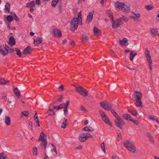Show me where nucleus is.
I'll list each match as a JSON object with an SVG mask.
<instances>
[{
	"label": "nucleus",
	"instance_id": "1",
	"mask_svg": "<svg viewBox=\"0 0 159 159\" xmlns=\"http://www.w3.org/2000/svg\"><path fill=\"white\" fill-rule=\"evenodd\" d=\"M115 6L116 8L124 12L128 13L130 10L129 7L123 3L117 2L115 3Z\"/></svg>",
	"mask_w": 159,
	"mask_h": 159
},
{
	"label": "nucleus",
	"instance_id": "2",
	"mask_svg": "<svg viewBox=\"0 0 159 159\" xmlns=\"http://www.w3.org/2000/svg\"><path fill=\"white\" fill-rule=\"evenodd\" d=\"M80 21L79 19L77 17H74L71 20L70 24L71 27L70 30L71 31L74 32L75 30L77 29L78 26V23Z\"/></svg>",
	"mask_w": 159,
	"mask_h": 159
},
{
	"label": "nucleus",
	"instance_id": "3",
	"mask_svg": "<svg viewBox=\"0 0 159 159\" xmlns=\"http://www.w3.org/2000/svg\"><path fill=\"white\" fill-rule=\"evenodd\" d=\"M38 141H42V143L41 144V146H43V148L46 149V146L47 144V141L46 136L44 132L42 131L40 134L39 138L38 139Z\"/></svg>",
	"mask_w": 159,
	"mask_h": 159
},
{
	"label": "nucleus",
	"instance_id": "4",
	"mask_svg": "<svg viewBox=\"0 0 159 159\" xmlns=\"http://www.w3.org/2000/svg\"><path fill=\"white\" fill-rule=\"evenodd\" d=\"M124 146L129 151L135 152H136L135 148L132 142L129 140H127L123 143Z\"/></svg>",
	"mask_w": 159,
	"mask_h": 159
},
{
	"label": "nucleus",
	"instance_id": "5",
	"mask_svg": "<svg viewBox=\"0 0 159 159\" xmlns=\"http://www.w3.org/2000/svg\"><path fill=\"white\" fill-rule=\"evenodd\" d=\"M116 120L115 121L116 125L120 129H122L123 126L125 124L124 122L118 115L116 116Z\"/></svg>",
	"mask_w": 159,
	"mask_h": 159
},
{
	"label": "nucleus",
	"instance_id": "6",
	"mask_svg": "<svg viewBox=\"0 0 159 159\" xmlns=\"http://www.w3.org/2000/svg\"><path fill=\"white\" fill-rule=\"evenodd\" d=\"M125 17L123 16L122 18H120L115 21L112 20V28L116 29L119 27L122 24V20L125 21Z\"/></svg>",
	"mask_w": 159,
	"mask_h": 159
},
{
	"label": "nucleus",
	"instance_id": "7",
	"mask_svg": "<svg viewBox=\"0 0 159 159\" xmlns=\"http://www.w3.org/2000/svg\"><path fill=\"white\" fill-rule=\"evenodd\" d=\"M145 54L147 61H148L149 62V66L150 70H151L152 69V60L151 59V57L150 56L149 51L147 48L145 49Z\"/></svg>",
	"mask_w": 159,
	"mask_h": 159
},
{
	"label": "nucleus",
	"instance_id": "8",
	"mask_svg": "<svg viewBox=\"0 0 159 159\" xmlns=\"http://www.w3.org/2000/svg\"><path fill=\"white\" fill-rule=\"evenodd\" d=\"M100 105L102 107L107 111L110 110V108H112L111 104L108 102L105 103L104 102H102L100 103Z\"/></svg>",
	"mask_w": 159,
	"mask_h": 159
},
{
	"label": "nucleus",
	"instance_id": "9",
	"mask_svg": "<svg viewBox=\"0 0 159 159\" xmlns=\"http://www.w3.org/2000/svg\"><path fill=\"white\" fill-rule=\"evenodd\" d=\"M52 33L54 36L61 37L62 36V34L60 30L55 28L53 29Z\"/></svg>",
	"mask_w": 159,
	"mask_h": 159
},
{
	"label": "nucleus",
	"instance_id": "10",
	"mask_svg": "<svg viewBox=\"0 0 159 159\" xmlns=\"http://www.w3.org/2000/svg\"><path fill=\"white\" fill-rule=\"evenodd\" d=\"M132 97L135 100H141L142 97V94L140 92L137 91L135 92L134 94L133 95Z\"/></svg>",
	"mask_w": 159,
	"mask_h": 159
},
{
	"label": "nucleus",
	"instance_id": "11",
	"mask_svg": "<svg viewBox=\"0 0 159 159\" xmlns=\"http://www.w3.org/2000/svg\"><path fill=\"white\" fill-rule=\"evenodd\" d=\"M94 13V12H90L89 13V15L87 16V22L89 23L91 21L93 17V14Z\"/></svg>",
	"mask_w": 159,
	"mask_h": 159
},
{
	"label": "nucleus",
	"instance_id": "12",
	"mask_svg": "<svg viewBox=\"0 0 159 159\" xmlns=\"http://www.w3.org/2000/svg\"><path fill=\"white\" fill-rule=\"evenodd\" d=\"M34 44L36 46H37L38 45L41 43L42 41V39L41 38L38 37L36 39H34Z\"/></svg>",
	"mask_w": 159,
	"mask_h": 159
},
{
	"label": "nucleus",
	"instance_id": "13",
	"mask_svg": "<svg viewBox=\"0 0 159 159\" xmlns=\"http://www.w3.org/2000/svg\"><path fill=\"white\" fill-rule=\"evenodd\" d=\"M85 135V134L83 133L79 136V139L80 142H84L87 140V139H86Z\"/></svg>",
	"mask_w": 159,
	"mask_h": 159
},
{
	"label": "nucleus",
	"instance_id": "14",
	"mask_svg": "<svg viewBox=\"0 0 159 159\" xmlns=\"http://www.w3.org/2000/svg\"><path fill=\"white\" fill-rule=\"evenodd\" d=\"M35 5L34 1H32L26 4V7H35Z\"/></svg>",
	"mask_w": 159,
	"mask_h": 159
},
{
	"label": "nucleus",
	"instance_id": "15",
	"mask_svg": "<svg viewBox=\"0 0 159 159\" xmlns=\"http://www.w3.org/2000/svg\"><path fill=\"white\" fill-rule=\"evenodd\" d=\"M31 51V47L29 46H28L23 50V53L25 54H29Z\"/></svg>",
	"mask_w": 159,
	"mask_h": 159
},
{
	"label": "nucleus",
	"instance_id": "16",
	"mask_svg": "<svg viewBox=\"0 0 159 159\" xmlns=\"http://www.w3.org/2000/svg\"><path fill=\"white\" fill-rule=\"evenodd\" d=\"M9 43L10 44L13 45H15L16 42L15 39L12 36H10L9 39Z\"/></svg>",
	"mask_w": 159,
	"mask_h": 159
},
{
	"label": "nucleus",
	"instance_id": "17",
	"mask_svg": "<svg viewBox=\"0 0 159 159\" xmlns=\"http://www.w3.org/2000/svg\"><path fill=\"white\" fill-rule=\"evenodd\" d=\"M123 117L126 120H131L132 117L128 114H125L123 115Z\"/></svg>",
	"mask_w": 159,
	"mask_h": 159
},
{
	"label": "nucleus",
	"instance_id": "18",
	"mask_svg": "<svg viewBox=\"0 0 159 159\" xmlns=\"http://www.w3.org/2000/svg\"><path fill=\"white\" fill-rule=\"evenodd\" d=\"M158 33L157 29H152L151 30L150 34L153 37L156 36Z\"/></svg>",
	"mask_w": 159,
	"mask_h": 159
},
{
	"label": "nucleus",
	"instance_id": "19",
	"mask_svg": "<svg viewBox=\"0 0 159 159\" xmlns=\"http://www.w3.org/2000/svg\"><path fill=\"white\" fill-rule=\"evenodd\" d=\"M79 94L83 97H86L88 95V92L87 89H84L81 93H80Z\"/></svg>",
	"mask_w": 159,
	"mask_h": 159
},
{
	"label": "nucleus",
	"instance_id": "20",
	"mask_svg": "<svg viewBox=\"0 0 159 159\" xmlns=\"http://www.w3.org/2000/svg\"><path fill=\"white\" fill-rule=\"evenodd\" d=\"M5 122L7 125L9 126L11 124V119L9 116H5Z\"/></svg>",
	"mask_w": 159,
	"mask_h": 159
},
{
	"label": "nucleus",
	"instance_id": "21",
	"mask_svg": "<svg viewBox=\"0 0 159 159\" xmlns=\"http://www.w3.org/2000/svg\"><path fill=\"white\" fill-rule=\"evenodd\" d=\"M5 47L3 45H1L0 46V52L1 54L5 56Z\"/></svg>",
	"mask_w": 159,
	"mask_h": 159
},
{
	"label": "nucleus",
	"instance_id": "22",
	"mask_svg": "<svg viewBox=\"0 0 159 159\" xmlns=\"http://www.w3.org/2000/svg\"><path fill=\"white\" fill-rule=\"evenodd\" d=\"M88 128V127H85L83 129V130L84 131H88L89 132H93L94 131V129L93 128H92L90 127H89Z\"/></svg>",
	"mask_w": 159,
	"mask_h": 159
},
{
	"label": "nucleus",
	"instance_id": "23",
	"mask_svg": "<svg viewBox=\"0 0 159 159\" xmlns=\"http://www.w3.org/2000/svg\"><path fill=\"white\" fill-rule=\"evenodd\" d=\"M13 91L16 96L18 97H19L20 95V92L19 91L18 89L17 88H16L14 89Z\"/></svg>",
	"mask_w": 159,
	"mask_h": 159
},
{
	"label": "nucleus",
	"instance_id": "24",
	"mask_svg": "<svg viewBox=\"0 0 159 159\" xmlns=\"http://www.w3.org/2000/svg\"><path fill=\"white\" fill-rule=\"evenodd\" d=\"M47 113L48 114L49 116H52L55 114V112L54 110L51 109H49L47 111Z\"/></svg>",
	"mask_w": 159,
	"mask_h": 159
},
{
	"label": "nucleus",
	"instance_id": "25",
	"mask_svg": "<svg viewBox=\"0 0 159 159\" xmlns=\"http://www.w3.org/2000/svg\"><path fill=\"white\" fill-rule=\"evenodd\" d=\"M10 4L9 2H7L6 3V4L5 5V8L4 9V10L6 11H7L8 12H9L10 11Z\"/></svg>",
	"mask_w": 159,
	"mask_h": 159
},
{
	"label": "nucleus",
	"instance_id": "26",
	"mask_svg": "<svg viewBox=\"0 0 159 159\" xmlns=\"http://www.w3.org/2000/svg\"><path fill=\"white\" fill-rule=\"evenodd\" d=\"M124 39H125V40L123 39L120 40L119 43L120 45H125L126 43L127 42L128 40L127 39L125 38H124Z\"/></svg>",
	"mask_w": 159,
	"mask_h": 159
},
{
	"label": "nucleus",
	"instance_id": "27",
	"mask_svg": "<svg viewBox=\"0 0 159 159\" xmlns=\"http://www.w3.org/2000/svg\"><path fill=\"white\" fill-rule=\"evenodd\" d=\"M133 13L135 15V16H132L131 17V18L134 19V20H137V19L139 18L140 17V14L139 13H137V14H135L133 12Z\"/></svg>",
	"mask_w": 159,
	"mask_h": 159
},
{
	"label": "nucleus",
	"instance_id": "28",
	"mask_svg": "<svg viewBox=\"0 0 159 159\" xmlns=\"http://www.w3.org/2000/svg\"><path fill=\"white\" fill-rule=\"evenodd\" d=\"M107 15L109 17L110 20H111L113 21V16H112V14L110 11L109 10L107 11Z\"/></svg>",
	"mask_w": 159,
	"mask_h": 159
},
{
	"label": "nucleus",
	"instance_id": "29",
	"mask_svg": "<svg viewBox=\"0 0 159 159\" xmlns=\"http://www.w3.org/2000/svg\"><path fill=\"white\" fill-rule=\"evenodd\" d=\"M76 89L75 91L78 92L79 93H81L82 91L84 89L83 88L80 86H78L77 87H76Z\"/></svg>",
	"mask_w": 159,
	"mask_h": 159
},
{
	"label": "nucleus",
	"instance_id": "30",
	"mask_svg": "<svg viewBox=\"0 0 159 159\" xmlns=\"http://www.w3.org/2000/svg\"><path fill=\"white\" fill-rule=\"evenodd\" d=\"M59 0H52L51 4L52 6L53 7H56Z\"/></svg>",
	"mask_w": 159,
	"mask_h": 159
},
{
	"label": "nucleus",
	"instance_id": "31",
	"mask_svg": "<svg viewBox=\"0 0 159 159\" xmlns=\"http://www.w3.org/2000/svg\"><path fill=\"white\" fill-rule=\"evenodd\" d=\"M137 101H136L135 103V105L137 107H142V104L141 101V100H137Z\"/></svg>",
	"mask_w": 159,
	"mask_h": 159
},
{
	"label": "nucleus",
	"instance_id": "32",
	"mask_svg": "<svg viewBox=\"0 0 159 159\" xmlns=\"http://www.w3.org/2000/svg\"><path fill=\"white\" fill-rule=\"evenodd\" d=\"M82 41L84 42H86L88 40V37L85 35H83L82 37Z\"/></svg>",
	"mask_w": 159,
	"mask_h": 159
},
{
	"label": "nucleus",
	"instance_id": "33",
	"mask_svg": "<svg viewBox=\"0 0 159 159\" xmlns=\"http://www.w3.org/2000/svg\"><path fill=\"white\" fill-rule=\"evenodd\" d=\"M102 119L106 123L110 125H111V124L110 123L109 120L107 116L105 117V118Z\"/></svg>",
	"mask_w": 159,
	"mask_h": 159
},
{
	"label": "nucleus",
	"instance_id": "34",
	"mask_svg": "<svg viewBox=\"0 0 159 159\" xmlns=\"http://www.w3.org/2000/svg\"><path fill=\"white\" fill-rule=\"evenodd\" d=\"M137 55L136 53H134L133 54L132 52L131 51L129 55V58L131 61H132L134 57Z\"/></svg>",
	"mask_w": 159,
	"mask_h": 159
},
{
	"label": "nucleus",
	"instance_id": "35",
	"mask_svg": "<svg viewBox=\"0 0 159 159\" xmlns=\"http://www.w3.org/2000/svg\"><path fill=\"white\" fill-rule=\"evenodd\" d=\"M63 119L64 120V121L62 123H61V127L62 128H65L66 126V122L67 121V120L64 118Z\"/></svg>",
	"mask_w": 159,
	"mask_h": 159
},
{
	"label": "nucleus",
	"instance_id": "36",
	"mask_svg": "<svg viewBox=\"0 0 159 159\" xmlns=\"http://www.w3.org/2000/svg\"><path fill=\"white\" fill-rule=\"evenodd\" d=\"M128 111L132 115L134 116H136L137 115H138V113L135 111H133V110H128Z\"/></svg>",
	"mask_w": 159,
	"mask_h": 159
},
{
	"label": "nucleus",
	"instance_id": "37",
	"mask_svg": "<svg viewBox=\"0 0 159 159\" xmlns=\"http://www.w3.org/2000/svg\"><path fill=\"white\" fill-rule=\"evenodd\" d=\"M9 82V80H6L4 79H0V84H6L7 83Z\"/></svg>",
	"mask_w": 159,
	"mask_h": 159
},
{
	"label": "nucleus",
	"instance_id": "38",
	"mask_svg": "<svg viewBox=\"0 0 159 159\" xmlns=\"http://www.w3.org/2000/svg\"><path fill=\"white\" fill-rule=\"evenodd\" d=\"M13 19V17L11 15H9L7 16V20L8 22H11Z\"/></svg>",
	"mask_w": 159,
	"mask_h": 159
},
{
	"label": "nucleus",
	"instance_id": "39",
	"mask_svg": "<svg viewBox=\"0 0 159 159\" xmlns=\"http://www.w3.org/2000/svg\"><path fill=\"white\" fill-rule=\"evenodd\" d=\"M4 155L3 152L0 153V159H7V157Z\"/></svg>",
	"mask_w": 159,
	"mask_h": 159
},
{
	"label": "nucleus",
	"instance_id": "40",
	"mask_svg": "<svg viewBox=\"0 0 159 159\" xmlns=\"http://www.w3.org/2000/svg\"><path fill=\"white\" fill-rule=\"evenodd\" d=\"M99 113L101 114V116L102 117V119H103L105 118V117H106L107 116L105 114V113L103 112L102 111H100Z\"/></svg>",
	"mask_w": 159,
	"mask_h": 159
},
{
	"label": "nucleus",
	"instance_id": "41",
	"mask_svg": "<svg viewBox=\"0 0 159 159\" xmlns=\"http://www.w3.org/2000/svg\"><path fill=\"white\" fill-rule=\"evenodd\" d=\"M100 32V31L97 27H94L93 33L94 34H98Z\"/></svg>",
	"mask_w": 159,
	"mask_h": 159
},
{
	"label": "nucleus",
	"instance_id": "42",
	"mask_svg": "<svg viewBox=\"0 0 159 159\" xmlns=\"http://www.w3.org/2000/svg\"><path fill=\"white\" fill-rule=\"evenodd\" d=\"M147 136L149 139V140L151 141V142L153 143V137L150 134H148L147 135Z\"/></svg>",
	"mask_w": 159,
	"mask_h": 159
},
{
	"label": "nucleus",
	"instance_id": "43",
	"mask_svg": "<svg viewBox=\"0 0 159 159\" xmlns=\"http://www.w3.org/2000/svg\"><path fill=\"white\" fill-rule=\"evenodd\" d=\"M12 15L14 16V20H15L16 21H19V18L16 16V14L14 12H13Z\"/></svg>",
	"mask_w": 159,
	"mask_h": 159
},
{
	"label": "nucleus",
	"instance_id": "44",
	"mask_svg": "<svg viewBox=\"0 0 159 159\" xmlns=\"http://www.w3.org/2000/svg\"><path fill=\"white\" fill-rule=\"evenodd\" d=\"M33 154L36 155L37 154V149L36 147H34L33 150Z\"/></svg>",
	"mask_w": 159,
	"mask_h": 159
},
{
	"label": "nucleus",
	"instance_id": "45",
	"mask_svg": "<svg viewBox=\"0 0 159 159\" xmlns=\"http://www.w3.org/2000/svg\"><path fill=\"white\" fill-rule=\"evenodd\" d=\"M145 7L148 10H150L154 8L153 6H152L150 5H146L145 6Z\"/></svg>",
	"mask_w": 159,
	"mask_h": 159
},
{
	"label": "nucleus",
	"instance_id": "46",
	"mask_svg": "<svg viewBox=\"0 0 159 159\" xmlns=\"http://www.w3.org/2000/svg\"><path fill=\"white\" fill-rule=\"evenodd\" d=\"M10 48L7 46H6V47H5V55H6L8 53V51L9 50V49H10Z\"/></svg>",
	"mask_w": 159,
	"mask_h": 159
},
{
	"label": "nucleus",
	"instance_id": "47",
	"mask_svg": "<svg viewBox=\"0 0 159 159\" xmlns=\"http://www.w3.org/2000/svg\"><path fill=\"white\" fill-rule=\"evenodd\" d=\"M22 114L24 116L26 117L29 114L28 111H22Z\"/></svg>",
	"mask_w": 159,
	"mask_h": 159
},
{
	"label": "nucleus",
	"instance_id": "48",
	"mask_svg": "<svg viewBox=\"0 0 159 159\" xmlns=\"http://www.w3.org/2000/svg\"><path fill=\"white\" fill-rule=\"evenodd\" d=\"M101 148L102 149L103 151L105 153L106 152H105V146L104 143L103 142L101 144Z\"/></svg>",
	"mask_w": 159,
	"mask_h": 159
},
{
	"label": "nucleus",
	"instance_id": "49",
	"mask_svg": "<svg viewBox=\"0 0 159 159\" xmlns=\"http://www.w3.org/2000/svg\"><path fill=\"white\" fill-rule=\"evenodd\" d=\"M84 134H85V137L87 139L89 138H91L92 137V135L89 134H86V133H84Z\"/></svg>",
	"mask_w": 159,
	"mask_h": 159
},
{
	"label": "nucleus",
	"instance_id": "50",
	"mask_svg": "<svg viewBox=\"0 0 159 159\" xmlns=\"http://www.w3.org/2000/svg\"><path fill=\"white\" fill-rule=\"evenodd\" d=\"M52 152L53 153L54 155L55 156L57 154V152L56 151V148H53L52 150Z\"/></svg>",
	"mask_w": 159,
	"mask_h": 159
},
{
	"label": "nucleus",
	"instance_id": "51",
	"mask_svg": "<svg viewBox=\"0 0 159 159\" xmlns=\"http://www.w3.org/2000/svg\"><path fill=\"white\" fill-rule=\"evenodd\" d=\"M110 110L115 117L116 116H117V115H118L114 109H111Z\"/></svg>",
	"mask_w": 159,
	"mask_h": 159
},
{
	"label": "nucleus",
	"instance_id": "52",
	"mask_svg": "<svg viewBox=\"0 0 159 159\" xmlns=\"http://www.w3.org/2000/svg\"><path fill=\"white\" fill-rule=\"evenodd\" d=\"M7 28L9 30H15L16 29V28L15 27L10 26L9 24H8L7 25Z\"/></svg>",
	"mask_w": 159,
	"mask_h": 159
},
{
	"label": "nucleus",
	"instance_id": "53",
	"mask_svg": "<svg viewBox=\"0 0 159 159\" xmlns=\"http://www.w3.org/2000/svg\"><path fill=\"white\" fill-rule=\"evenodd\" d=\"M69 103H70V101L69 100H67L66 102V104H64V108H67Z\"/></svg>",
	"mask_w": 159,
	"mask_h": 159
},
{
	"label": "nucleus",
	"instance_id": "54",
	"mask_svg": "<svg viewBox=\"0 0 159 159\" xmlns=\"http://www.w3.org/2000/svg\"><path fill=\"white\" fill-rule=\"evenodd\" d=\"M131 121H133L134 123L136 125H138L139 124V122L138 120H135L133 118H132L131 120Z\"/></svg>",
	"mask_w": 159,
	"mask_h": 159
},
{
	"label": "nucleus",
	"instance_id": "55",
	"mask_svg": "<svg viewBox=\"0 0 159 159\" xmlns=\"http://www.w3.org/2000/svg\"><path fill=\"white\" fill-rule=\"evenodd\" d=\"M121 134L120 133V132H119V134H118L117 135V141H119L121 139Z\"/></svg>",
	"mask_w": 159,
	"mask_h": 159
},
{
	"label": "nucleus",
	"instance_id": "56",
	"mask_svg": "<svg viewBox=\"0 0 159 159\" xmlns=\"http://www.w3.org/2000/svg\"><path fill=\"white\" fill-rule=\"evenodd\" d=\"M34 119L35 120H37L38 119L37 114V113L36 111H35V113L34 116Z\"/></svg>",
	"mask_w": 159,
	"mask_h": 159
},
{
	"label": "nucleus",
	"instance_id": "57",
	"mask_svg": "<svg viewBox=\"0 0 159 159\" xmlns=\"http://www.w3.org/2000/svg\"><path fill=\"white\" fill-rule=\"evenodd\" d=\"M64 112L65 115H66L68 113V111L67 108H64Z\"/></svg>",
	"mask_w": 159,
	"mask_h": 159
},
{
	"label": "nucleus",
	"instance_id": "58",
	"mask_svg": "<svg viewBox=\"0 0 159 159\" xmlns=\"http://www.w3.org/2000/svg\"><path fill=\"white\" fill-rule=\"evenodd\" d=\"M80 109L82 111H86V109H85V108L83 106H81Z\"/></svg>",
	"mask_w": 159,
	"mask_h": 159
},
{
	"label": "nucleus",
	"instance_id": "59",
	"mask_svg": "<svg viewBox=\"0 0 159 159\" xmlns=\"http://www.w3.org/2000/svg\"><path fill=\"white\" fill-rule=\"evenodd\" d=\"M2 98L5 101H6L7 100V98L6 97V96L4 94L2 95Z\"/></svg>",
	"mask_w": 159,
	"mask_h": 159
},
{
	"label": "nucleus",
	"instance_id": "60",
	"mask_svg": "<svg viewBox=\"0 0 159 159\" xmlns=\"http://www.w3.org/2000/svg\"><path fill=\"white\" fill-rule=\"evenodd\" d=\"M54 108L56 109L57 110H58L60 109V108L59 106L58 105L53 106Z\"/></svg>",
	"mask_w": 159,
	"mask_h": 159
},
{
	"label": "nucleus",
	"instance_id": "61",
	"mask_svg": "<svg viewBox=\"0 0 159 159\" xmlns=\"http://www.w3.org/2000/svg\"><path fill=\"white\" fill-rule=\"evenodd\" d=\"M110 54H111V55L113 56H116V55H115V53H114V52L113 51V50H111L110 51Z\"/></svg>",
	"mask_w": 159,
	"mask_h": 159
},
{
	"label": "nucleus",
	"instance_id": "62",
	"mask_svg": "<svg viewBox=\"0 0 159 159\" xmlns=\"http://www.w3.org/2000/svg\"><path fill=\"white\" fill-rule=\"evenodd\" d=\"M15 51L14 49L13 48H10L9 50L8 51V52L10 53H12L14 52Z\"/></svg>",
	"mask_w": 159,
	"mask_h": 159
},
{
	"label": "nucleus",
	"instance_id": "63",
	"mask_svg": "<svg viewBox=\"0 0 159 159\" xmlns=\"http://www.w3.org/2000/svg\"><path fill=\"white\" fill-rule=\"evenodd\" d=\"M60 98L59 99H57V102L58 101H59L60 102H62V95H60Z\"/></svg>",
	"mask_w": 159,
	"mask_h": 159
},
{
	"label": "nucleus",
	"instance_id": "64",
	"mask_svg": "<svg viewBox=\"0 0 159 159\" xmlns=\"http://www.w3.org/2000/svg\"><path fill=\"white\" fill-rule=\"evenodd\" d=\"M70 45L74 46L75 45V43L74 41H71L70 42Z\"/></svg>",
	"mask_w": 159,
	"mask_h": 159
}]
</instances>
